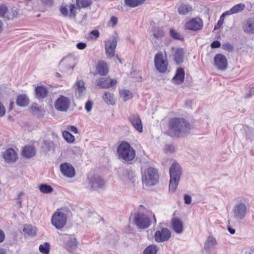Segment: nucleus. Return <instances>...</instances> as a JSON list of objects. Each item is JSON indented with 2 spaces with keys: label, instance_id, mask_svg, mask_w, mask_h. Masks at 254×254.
<instances>
[{
  "label": "nucleus",
  "instance_id": "nucleus-12",
  "mask_svg": "<svg viewBox=\"0 0 254 254\" xmlns=\"http://www.w3.org/2000/svg\"><path fill=\"white\" fill-rule=\"evenodd\" d=\"M214 66L221 71L225 70L228 66V61L226 57L221 54L215 55L214 58Z\"/></svg>",
  "mask_w": 254,
  "mask_h": 254
},
{
  "label": "nucleus",
  "instance_id": "nucleus-53",
  "mask_svg": "<svg viewBox=\"0 0 254 254\" xmlns=\"http://www.w3.org/2000/svg\"><path fill=\"white\" fill-rule=\"evenodd\" d=\"M221 46L220 42L217 40H215L212 42L211 44V47L212 48H217L220 47Z\"/></svg>",
  "mask_w": 254,
  "mask_h": 254
},
{
  "label": "nucleus",
  "instance_id": "nucleus-37",
  "mask_svg": "<svg viewBox=\"0 0 254 254\" xmlns=\"http://www.w3.org/2000/svg\"><path fill=\"white\" fill-rule=\"evenodd\" d=\"M39 190L44 193H49L53 191V188L47 184H41L39 186Z\"/></svg>",
  "mask_w": 254,
  "mask_h": 254
},
{
  "label": "nucleus",
  "instance_id": "nucleus-26",
  "mask_svg": "<svg viewBox=\"0 0 254 254\" xmlns=\"http://www.w3.org/2000/svg\"><path fill=\"white\" fill-rule=\"evenodd\" d=\"M98 73L101 75H105L108 73V67L107 64L104 61L98 62L96 66Z\"/></svg>",
  "mask_w": 254,
  "mask_h": 254
},
{
  "label": "nucleus",
  "instance_id": "nucleus-6",
  "mask_svg": "<svg viewBox=\"0 0 254 254\" xmlns=\"http://www.w3.org/2000/svg\"><path fill=\"white\" fill-rule=\"evenodd\" d=\"M158 179L157 170L153 168H148L142 177L143 184L148 186L155 185L158 182Z\"/></svg>",
  "mask_w": 254,
  "mask_h": 254
},
{
  "label": "nucleus",
  "instance_id": "nucleus-52",
  "mask_svg": "<svg viewBox=\"0 0 254 254\" xmlns=\"http://www.w3.org/2000/svg\"><path fill=\"white\" fill-rule=\"evenodd\" d=\"M92 108V103L91 101H88L86 102L85 106V109L87 112L91 111Z\"/></svg>",
  "mask_w": 254,
  "mask_h": 254
},
{
  "label": "nucleus",
  "instance_id": "nucleus-61",
  "mask_svg": "<svg viewBox=\"0 0 254 254\" xmlns=\"http://www.w3.org/2000/svg\"><path fill=\"white\" fill-rule=\"evenodd\" d=\"M70 131L73 132V133H77V129L74 126H71L70 127Z\"/></svg>",
  "mask_w": 254,
  "mask_h": 254
},
{
  "label": "nucleus",
  "instance_id": "nucleus-64",
  "mask_svg": "<svg viewBox=\"0 0 254 254\" xmlns=\"http://www.w3.org/2000/svg\"><path fill=\"white\" fill-rule=\"evenodd\" d=\"M0 254H6V250L0 248Z\"/></svg>",
  "mask_w": 254,
  "mask_h": 254
},
{
  "label": "nucleus",
  "instance_id": "nucleus-19",
  "mask_svg": "<svg viewBox=\"0 0 254 254\" xmlns=\"http://www.w3.org/2000/svg\"><path fill=\"white\" fill-rule=\"evenodd\" d=\"M245 8V4L243 3H240L235 5L233 6L231 9L229 10L226 11L224 12L221 16V18L224 17L227 15H231L233 14H236L241 12L243 11Z\"/></svg>",
  "mask_w": 254,
  "mask_h": 254
},
{
  "label": "nucleus",
  "instance_id": "nucleus-5",
  "mask_svg": "<svg viewBox=\"0 0 254 254\" xmlns=\"http://www.w3.org/2000/svg\"><path fill=\"white\" fill-rule=\"evenodd\" d=\"M67 221L66 214L60 209H58L52 215L51 218V224L57 229L61 230L63 228Z\"/></svg>",
  "mask_w": 254,
  "mask_h": 254
},
{
  "label": "nucleus",
  "instance_id": "nucleus-22",
  "mask_svg": "<svg viewBox=\"0 0 254 254\" xmlns=\"http://www.w3.org/2000/svg\"><path fill=\"white\" fill-rule=\"evenodd\" d=\"M173 51L175 62L178 64H182L183 62L184 56L183 49L182 48H174Z\"/></svg>",
  "mask_w": 254,
  "mask_h": 254
},
{
  "label": "nucleus",
  "instance_id": "nucleus-21",
  "mask_svg": "<svg viewBox=\"0 0 254 254\" xmlns=\"http://www.w3.org/2000/svg\"><path fill=\"white\" fill-rule=\"evenodd\" d=\"M217 245V242L215 238L212 236H209L206 240L204 245V249L205 250L209 252L211 250L213 249Z\"/></svg>",
  "mask_w": 254,
  "mask_h": 254
},
{
  "label": "nucleus",
  "instance_id": "nucleus-40",
  "mask_svg": "<svg viewBox=\"0 0 254 254\" xmlns=\"http://www.w3.org/2000/svg\"><path fill=\"white\" fill-rule=\"evenodd\" d=\"M63 136L65 140L68 142H73L75 140L74 136L67 131H64Z\"/></svg>",
  "mask_w": 254,
  "mask_h": 254
},
{
  "label": "nucleus",
  "instance_id": "nucleus-47",
  "mask_svg": "<svg viewBox=\"0 0 254 254\" xmlns=\"http://www.w3.org/2000/svg\"><path fill=\"white\" fill-rule=\"evenodd\" d=\"M7 8L6 6L4 5H0V17H5L7 12Z\"/></svg>",
  "mask_w": 254,
  "mask_h": 254
},
{
  "label": "nucleus",
  "instance_id": "nucleus-35",
  "mask_svg": "<svg viewBox=\"0 0 254 254\" xmlns=\"http://www.w3.org/2000/svg\"><path fill=\"white\" fill-rule=\"evenodd\" d=\"M245 31L248 33H254V20L249 19L246 25Z\"/></svg>",
  "mask_w": 254,
  "mask_h": 254
},
{
  "label": "nucleus",
  "instance_id": "nucleus-44",
  "mask_svg": "<svg viewBox=\"0 0 254 254\" xmlns=\"http://www.w3.org/2000/svg\"><path fill=\"white\" fill-rule=\"evenodd\" d=\"M170 36L174 39L181 40L182 36L176 31L171 29L170 31Z\"/></svg>",
  "mask_w": 254,
  "mask_h": 254
},
{
  "label": "nucleus",
  "instance_id": "nucleus-43",
  "mask_svg": "<svg viewBox=\"0 0 254 254\" xmlns=\"http://www.w3.org/2000/svg\"><path fill=\"white\" fill-rule=\"evenodd\" d=\"M17 14L18 12L16 10L12 9L7 11L5 17L7 18L8 19H12L16 17Z\"/></svg>",
  "mask_w": 254,
  "mask_h": 254
},
{
  "label": "nucleus",
  "instance_id": "nucleus-49",
  "mask_svg": "<svg viewBox=\"0 0 254 254\" xmlns=\"http://www.w3.org/2000/svg\"><path fill=\"white\" fill-rule=\"evenodd\" d=\"M42 3L47 6H51L53 3V0H41Z\"/></svg>",
  "mask_w": 254,
  "mask_h": 254
},
{
  "label": "nucleus",
  "instance_id": "nucleus-45",
  "mask_svg": "<svg viewBox=\"0 0 254 254\" xmlns=\"http://www.w3.org/2000/svg\"><path fill=\"white\" fill-rule=\"evenodd\" d=\"M61 13L64 16H67L69 15V11L68 8L65 5H62L60 8Z\"/></svg>",
  "mask_w": 254,
  "mask_h": 254
},
{
  "label": "nucleus",
  "instance_id": "nucleus-32",
  "mask_svg": "<svg viewBox=\"0 0 254 254\" xmlns=\"http://www.w3.org/2000/svg\"><path fill=\"white\" fill-rule=\"evenodd\" d=\"M144 1L145 0H125V3L129 7H135L142 4Z\"/></svg>",
  "mask_w": 254,
  "mask_h": 254
},
{
  "label": "nucleus",
  "instance_id": "nucleus-33",
  "mask_svg": "<svg viewBox=\"0 0 254 254\" xmlns=\"http://www.w3.org/2000/svg\"><path fill=\"white\" fill-rule=\"evenodd\" d=\"M68 240L66 243V246L70 250H74L77 247L76 239L74 238L70 237L67 236Z\"/></svg>",
  "mask_w": 254,
  "mask_h": 254
},
{
  "label": "nucleus",
  "instance_id": "nucleus-30",
  "mask_svg": "<svg viewBox=\"0 0 254 254\" xmlns=\"http://www.w3.org/2000/svg\"><path fill=\"white\" fill-rule=\"evenodd\" d=\"M120 97L124 101H127L131 99L132 97V93L131 91L127 89H122L119 91Z\"/></svg>",
  "mask_w": 254,
  "mask_h": 254
},
{
  "label": "nucleus",
  "instance_id": "nucleus-38",
  "mask_svg": "<svg viewBox=\"0 0 254 254\" xmlns=\"http://www.w3.org/2000/svg\"><path fill=\"white\" fill-rule=\"evenodd\" d=\"M153 35L156 38H161L164 35V32L162 28L155 27L152 31Z\"/></svg>",
  "mask_w": 254,
  "mask_h": 254
},
{
  "label": "nucleus",
  "instance_id": "nucleus-55",
  "mask_svg": "<svg viewBox=\"0 0 254 254\" xmlns=\"http://www.w3.org/2000/svg\"><path fill=\"white\" fill-rule=\"evenodd\" d=\"M86 45L83 42H80L77 44L76 47L78 49L83 50L85 48Z\"/></svg>",
  "mask_w": 254,
  "mask_h": 254
},
{
  "label": "nucleus",
  "instance_id": "nucleus-2",
  "mask_svg": "<svg viewBox=\"0 0 254 254\" xmlns=\"http://www.w3.org/2000/svg\"><path fill=\"white\" fill-rule=\"evenodd\" d=\"M170 190L174 191L177 188L182 173L180 165L177 162H174L170 168Z\"/></svg>",
  "mask_w": 254,
  "mask_h": 254
},
{
  "label": "nucleus",
  "instance_id": "nucleus-46",
  "mask_svg": "<svg viewBox=\"0 0 254 254\" xmlns=\"http://www.w3.org/2000/svg\"><path fill=\"white\" fill-rule=\"evenodd\" d=\"M222 49L229 52H232L233 50V46L229 43H224L222 45Z\"/></svg>",
  "mask_w": 254,
  "mask_h": 254
},
{
  "label": "nucleus",
  "instance_id": "nucleus-10",
  "mask_svg": "<svg viewBox=\"0 0 254 254\" xmlns=\"http://www.w3.org/2000/svg\"><path fill=\"white\" fill-rule=\"evenodd\" d=\"M171 236V233L169 229L165 227H160L155 233L154 237L157 243H162L167 241Z\"/></svg>",
  "mask_w": 254,
  "mask_h": 254
},
{
  "label": "nucleus",
  "instance_id": "nucleus-28",
  "mask_svg": "<svg viewBox=\"0 0 254 254\" xmlns=\"http://www.w3.org/2000/svg\"><path fill=\"white\" fill-rule=\"evenodd\" d=\"M22 155L26 158H31L36 154V151L32 146H26L22 149Z\"/></svg>",
  "mask_w": 254,
  "mask_h": 254
},
{
  "label": "nucleus",
  "instance_id": "nucleus-39",
  "mask_svg": "<svg viewBox=\"0 0 254 254\" xmlns=\"http://www.w3.org/2000/svg\"><path fill=\"white\" fill-rule=\"evenodd\" d=\"M158 251L156 246L152 245L147 247L144 251L143 254H156Z\"/></svg>",
  "mask_w": 254,
  "mask_h": 254
},
{
  "label": "nucleus",
  "instance_id": "nucleus-36",
  "mask_svg": "<svg viewBox=\"0 0 254 254\" xmlns=\"http://www.w3.org/2000/svg\"><path fill=\"white\" fill-rule=\"evenodd\" d=\"M76 2L79 9L87 7L90 5L92 2L91 0H76Z\"/></svg>",
  "mask_w": 254,
  "mask_h": 254
},
{
  "label": "nucleus",
  "instance_id": "nucleus-4",
  "mask_svg": "<svg viewBox=\"0 0 254 254\" xmlns=\"http://www.w3.org/2000/svg\"><path fill=\"white\" fill-rule=\"evenodd\" d=\"M119 156L126 161L132 160L135 156V150L126 141L122 142L118 148Z\"/></svg>",
  "mask_w": 254,
  "mask_h": 254
},
{
  "label": "nucleus",
  "instance_id": "nucleus-34",
  "mask_svg": "<svg viewBox=\"0 0 254 254\" xmlns=\"http://www.w3.org/2000/svg\"><path fill=\"white\" fill-rule=\"evenodd\" d=\"M191 10V7L186 4H182L178 8V12L180 14L186 15Z\"/></svg>",
  "mask_w": 254,
  "mask_h": 254
},
{
  "label": "nucleus",
  "instance_id": "nucleus-20",
  "mask_svg": "<svg viewBox=\"0 0 254 254\" xmlns=\"http://www.w3.org/2000/svg\"><path fill=\"white\" fill-rule=\"evenodd\" d=\"M3 157L6 162L10 163L15 161L17 155L15 151L13 149L10 148L3 153Z\"/></svg>",
  "mask_w": 254,
  "mask_h": 254
},
{
  "label": "nucleus",
  "instance_id": "nucleus-41",
  "mask_svg": "<svg viewBox=\"0 0 254 254\" xmlns=\"http://www.w3.org/2000/svg\"><path fill=\"white\" fill-rule=\"evenodd\" d=\"M68 8L69 9V17L70 18H75L77 13V9L75 6L73 4H70L68 6Z\"/></svg>",
  "mask_w": 254,
  "mask_h": 254
},
{
  "label": "nucleus",
  "instance_id": "nucleus-9",
  "mask_svg": "<svg viewBox=\"0 0 254 254\" xmlns=\"http://www.w3.org/2000/svg\"><path fill=\"white\" fill-rule=\"evenodd\" d=\"M154 65L159 72L164 73L167 70L168 62L162 53H158L154 58Z\"/></svg>",
  "mask_w": 254,
  "mask_h": 254
},
{
  "label": "nucleus",
  "instance_id": "nucleus-24",
  "mask_svg": "<svg viewBox=\"0 0 254 254\" xmlns=\"http://www.w3.org/2000/svg\"><path fill=\"white\" fill-rule=\"evenodd\" d=\"M102 98L105 103L108 105H114L116 103V99L114 94L109 91L104 92Z\"/></svg>",
  "mask_w": 254,
  "mask_h": 254
},
{
  "label": "nucleus",
  "instance_id": "nucleus-8",
  "mask_svg": "<svg viewBox=\"0 0 254 254\" xmlns=\"http://www.w3.org/2000/svg\"><path fill=\"white\" fill-rule=\"evenodd\" d=\"M117 45V39L115 36L111 37L105 41V53L108 59H111L114 57Z\"/></svg>",
  "mask_w": 254,
  "mask_h": 254
},
{
  "label": "nucleus",
  "instance_id": "nucleus-23",
  "mask_svg": "<svg viewBox=\"0 0 254 254\" xmlns=\"http://www.w3.org/2000/svg\"><path fill=\"white\" fill-rule=\"evenodd\" d=\"M185 77L184 70L182 68H178L175 76L172 80L176 84H180L183 82Z\"/></svg>",
  "mask_w": 254,
  "mask_h": 254
},
{
  "label": "nucleus",
  "instance_id": "nucleus-16",
  "mask_svg": "<svg viewBox=\"0 0 254 254\" xmlns=\"http://www.w3.org/2000/svg\"><path fill=\"white\" fill-rule=\"evenodd\" d=\"M62 173L68 178H72L75 175V170L72 166L67 163H63L60 165Z\"/></svg>",
  "mask_w": 254,
  "mask_h": 254
},
{
  "label": "nucleus",
  "instance_id": "nucleus-27",
  "mask_svg": "<svg viewBox=\"0 0 254 254\" xmlns=\"http://www.w3.org/2000/svg\"><path fill=\"white\" fill-rule=\"evenodd\" d=\"M36 96L37 98H45L48 94L47 88L44 86H39L35 88Z\"/></svg>",
  "mask_w": 254,
  "mask_h": 254
},
{
  "label": "nucleus",
  "instance_id": "nucleus-18",
  "mask_svg": "<svg viewBox=\"0 0 254 254\" xmlns=\"http://www.w3.org/2000/svg\"><path fill=\"white\" fill-rule=\"evenodd\" d=\"M171 225L172 229L176 233L178 234H181L183 232V222L179 218L174 217L172 218Z\"/></svg>",
  "mask_w": 254,
  "mask_h": 254
},
{
  "label": "nucleus",
  "instance_id": "nucleus-3",
  "mask_svg": "<svg viewBox=\"0 0 254 254\" xmlns=\"http://www.w3.org/2000/svg\"><path fill=\"white\" fill-rule=\"evenodd\" d=\"M152 216L154 218V223H156V219L155 215L151 212L148 211L147 214H144L141 212L135 213L133 217L134 224L138 228L145 229L149 227L150 225L149 217Z\"/></svg>",
  "mask_w": 254,
  "mask_h": 254
},
{
  "label": "nucleus",
  "instance_id": "nucleus-59",
  "mask_svg": "<svg viewBox=\"0 0 254 254\" xmlns=\"http://www.w3.org/2000/svg\"><path fill=\"white\" fill-rule=\"evenodd\" d=\"M91 35L95 38H97L99 36V32L98 30H93L91 32Z\"/></svg>",
  "mask_w": 254,
  "mask_h": 254
},
{
  "label": "nucleus",
  "instance_id": "nucleus-11",
  "mask_svg": "<svg viewBox=\"0 0 254 254\" xmlns=\"http://www.w3.org/2000/svg\"><path fill=\"white\" fill-rule=\"evenodd\" d=\"M70 101L65 96L61 95L55 101V107L56 109L61 112H66L69 108Z\"/></svg>",
  "mask_w": 254,
  "mask_h": 254
},
{
  "label": "nucleus",
  "instance_id": "nucleus-63",
  "mask_svg": "<svg viewBox=\"0 0 254 254\" xmlns=\"http://www.w3.org/2000/svg\"><path fill=\"white\" fill-rule=\"evenodd\" d=\"M228 230L231 234H234L235 233V230L229 227L228 228Z\"/></svg>",
  "mask_w": 254,
  "mask_h": 254
},
{
  "label": "nucleus",
  "instance_id": "nucleus-56",
  "mask_svg": "<svg viewBox=\"0 0 254 254\" xmlns=\"http://www.w3.org/2000/svg\"><path fill=\"white\" fill-rule=\"evenodd\" d=\"M72 60V59L71 58H69V57L64 58L61 60V61L60 62V64H64V63L69 62Z\"/></svg>",
  "mask_w": 254,
  "mask_h": 254
},
{
  "label": "nucleus",
  "instance_id": "nucleus-62",
  "mask_svg": "<svg viewBox=\"0 0 254 254\" xmlns=\"http://www.w3.org/2000/svg\"><path fill=\"white\" fill-rule=\"evenodd\" d=\"M191 105V101H187L185 103L186 107L188 108H190Z\"/></svg>",
  "mask_w": 254,
  "mask_h": 254
},
{
  "label": "nucleus",
  "instance_id": "nucleus-51",
  "mask_svg": "<svg viewBox=\"0 0 254 254\" xmlns=\"http://www.w3.org/2000/svg\"><path fill=\"white\" fill-rule=\"evenodd\" d=\"M5 108L0 101V117H3L5 114Z\"/></svg>",
  "mask_w": 254,
  "mask_h": 254
},
{
  "label": "nucleus",
  "instance_id": "nucleus-17",
  "mask_svg": "<svg viewBox=\"0 0 254 254\" xmlns=\"http://www.w3.org/2000/svg\"><path fill=\"white\" fill-rule=\"evenodd\" d=\"M129 120L133 127L139 132L143 131V127L141 119L137 114H133L129 117Z\"/></svg>",
  "mask_w": 254,
  "mask_h": 254
},
{
  "label": "nucleus",
  "instance_id": "nucleus-7",
  "mask_svg": "<svg viewBox=\"0 0 254 254\" xmlns=\"http://www.w3.org/2000/svg\"><path fill=\"white\" fill-rule=\"evenodd\" d=\"M248 212V207L245 203L240 201L237 202L233 206L232 214L233 217L239 220L243 219Z\"/></svg>",
  "mask_w": 254,
  "mask_h": 254
},
{
  "label": "nucleus",
  "instance_id": "nucleus-29",
  "mask_svg": "<svg viewBox=\"0 0 254 254\" xmlns=\"http://www.w3.org/2000/svg\"><path fill=\"white\" fill-rule=\"evenodd\" d=\"M76 85L77 86L76 89V94L80 97L85 93L86 88L84 86V83L82 80H79L76 82Z\"/></svg>",
  "mask_w": 254,
  "mask_h": 254
},
{
  "label": "nucleus",
  "instance_id": "nucleus-60",
  "mask_svg": "<svg viewBox=\"0 0 254 254\" xmlns=\"http://www.w3.org/2000/svg\"><path fill=\"white\" fill-rule=\"evenodd\" d=\"M31 110L33 112H37L38 111H39V108L38 107L37 104H33L31 108Z\"/></svg>",
  "mask_w": 254,
  "mask_h": 254
},
{
  "label": "nucleus",
  "instance_id": "nucleus-48",
  "mask_svg": "<svg viewBox=\"0 0 254 254\" xmlns=\"http://www.w3.org/2000/svg\"><path fill=\"white\" fill-rule=\"evenodd\" d=\"M164 149L166 152L173 153L175 151V147L171 144H166Z\"/></svg>",
  "mask_w": 254,
  "mask_h": 254
},
{
  "label": "nucleus",
  "instance_id": "nucleus-42",
  "mask_svg": "<svg viewBox=\"0 0 254 254\" xmlns=\"http://www.w3.org/2000/svg\"><path fill=\"white\" fill-rule=\"evenodd\" d=\"M49 244L47 243L39 246V251L44 254H49Z\"/></svg>",
  "mask_w": 254,
  "mask_h": 254
},
{
  "label": "nucleus",
  "instance_id": "nucleus-14",
  "mask_svg": "<svg viewBox=\"0 0 254 254\" xmlns=\"http://www.w3.org/2000/svg\"><path fill=\"white\" fill-rule=\"evenodd\" d=\"M118 81L116 79L109 77H101L96 80V85L101 88H110L116 85Z\"/></svg>",
  "mask_w": 254,
  "mask_h": 254
},
{
  "label": "nucleus",
  "instance_id": "nucleus-1",
  "mask_svg": "<svg viewBox=\"0 0 254 254\" xmlns=\"http://www.w3.org/2000/svg\"><path fill=\"white\" fill-rule=\"evenodd\" d=\"M171 135L178 137L186 135L190 129V125L183 118H173L169 122Z\"/></svg>",
  "mask_w": 254,
  "mask_h": 254
},
{
  "label": "nucleus",
  "instance_id": "nucleus-31",
  "mask_svg": "<svg viewBox=\"0 0 254 254\" xmlns=\"http://www.w3.org/2000/svg\"><path fill=\"white\" fill-rule=\"evenodd\" d=\"M28 103L29 100L25 95H21L17 97L16 104L19 106H26L28 104Z\"/></svg>",
  "mask_w": 254,
  "mask_h": 254
},
{
  "label": "nucleus",
  "instance_id": "nucleus-25",
  "mask_svg": "<svg viewBox=\"0 0 254 254\" xmlns=\"http://www.w3.org/2000/svg\"><path fill=\"white\" fill-rule=\"evenodd\" d=\"M23 231L25 235L29 236H35L38 231L37 228L31 224H25L23 225Z\"/></svg>",
  "mask_w": 254,
  "mask_h": 254
},
{
  "label": "nucleus",
  "instance_id": "nucleus-13",
  "mask_svg": "<svg viewBox=\"0 0 254 254\" xmlns=\"http://www.w3.org/2000/svg\"><path fill=\"white\" fill-rule=\"evenodd\" d=\"M203 25V23L202 19L198 17H196L188 21L186 23L185 27L186 29L195 31L201 29Z\"/></svg>",
  "mask_w": 254,
  "mask_h": 254
},
{
  "label": "nucleus",
  "instance_id": "nucleus-54",
  "mask_svg": "<svg viewBox=\"0 0 254 254\" xmlns=\"http://www.w3.org/2000/svg\"><path fill=\"white\" fill-rule=\"evenodd\" d=\"M223 17H222V18H220L219 20L217 22L216 25H215L214 30L218 29L222 25L223 23Z\"/></svg>",
  "mask_w": 254,
  "mask_h": 254
},
{
  "label": "nucleus",
  "instance_id": "nucleus-58",
  "mask_svg": "<svg viewBox=\"0 0 254 254\" xmlns=\"http://www.w3.org/2000/svg\"><path fill=\"white\" fill-rule=\"evenodd\" d=\"M5 239V235L4 232L0 229V242L4 241Z\"/></svg>",
  "mask_w": 254,
  "mask_h": 254
},
{
  "label": "nucleus",
  "instance_id": "nucleus-15",
  "mask_svg": "<svg viewBox=\"0 0 254 254\" xmlns=\"http://www.w3.org/2000/svg\"><path fill=\"white\" fill-rule=\"evenodd\" d=\"M105 185L104 181L99 176H94L89 179L88 189L97 190L102 188Z\"/></svg>",
  "mask_w": 254,
  "mask_h": 254
},
{
  "label": "nucleus",
  "instance_id": "nucleus-57",
  "mask_svg": "<svg viewBox=\"0 0 254 254\" xmlns=\"http://www.w3.org/2000/svg\"><path fill=\"white\" fill-rule=\"evenodd\" d=\"M110 22L112 23V26H114L117 24L118 22V19L116 17L112 16L111 18Z\"/></svg>",
  "mask_w": 254,
  "mask_h": 254
},
{
  "label": "nucleus",
  "instance_id": "nucleus-50",
  "mask_svg": "<svg viewBox=\"0 0 254 254\" xmlns=\"http://www.w3.org/2000/svg\"><path fill=\"white\" fill-rule=\"evenodd\" d=\"M191 200H192V199H191V197L190 196V195L186 194L184 195V201H185V203L186 204H190L191 202Z\"/></svg>",
  "mask_w": 254,
  "mask_h": 254
}]
</instances>
